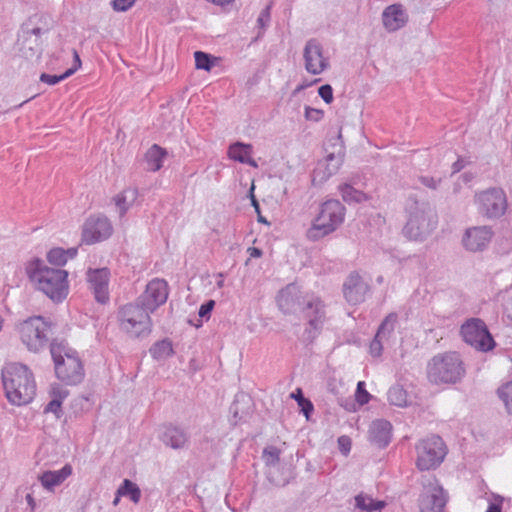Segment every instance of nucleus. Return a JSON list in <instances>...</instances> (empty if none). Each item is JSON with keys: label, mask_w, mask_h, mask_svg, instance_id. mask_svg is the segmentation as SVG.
I'll return each mask as SVG.
<instances>
[{"label": "nucleus", "mask_w": 512, "mask_h": 512, "mask_svg": "<svg viewBox=\"0 0 512 512\" xmlns=\"http://www.w3.org/2000/svg\"><path fill=\"white\" fill-rule=\"evenodd\" d=\"M25 273L32 286L54 302H62L69 294L68 271L47 266L38 257L25 264Z\"/></svg>", "instance_id": "f257e3e1"}, {"label": "nucleus", "mask_w": 512, "mask_h": 512, "mask_svg": "<svg viewBox=\"0 0 512 512\" xmlns=\"http://www.w3.org/2000/svg\"><path fill=\"white\" fill-rule=\"evenodd\" d=\"M2 381L8 401L16 406L30 403L36 395L32 371L25 365L9 363L2 370Z\"/></svg>", "instance_id": "f03ea898"}, {"label": "nucleus", "mask_w": 512, "mask_h": 512, "mask_svg": "<svg viewBox=\"0 0 512 512\" xmlns=\"http://www.w3.org/2000/svg\"><path fill=\"white\" fill-rule=\"evenodd\" d=\"M465 373L462 360L455 352L435 356L427 366L428 380L433 384H453Z\"/></svg>", "instance_id": "7ed1b4c3"}, {"label": "nucleus", "mask_w": 512, "mask_h": 512, "mask_svg": "<svg viewBox=\"0 0 512 512\" xmlns=\"http://www.w3.org/2000/svg\"><path fill=\"white\" fill-rule=\"evenodd\" d=\"M345 208L338 200L324 202L318 215L307 230L309 240H319L335 231L344 221Z\"/></svg>", "instance_id": "20e7f679"}, {"label": "nucleus", "mask_w": 512, "mask_h": 512, "mask_svg": "<svg viewBox=\"0 0 512 512\" xmlns=\"http://www.w3.org/2000/svg\"><path fill=\"white\" fill-rule=\"evenodd\" d=\"M51 354L59 380L68 385H75L82 381L83 365L76 352L66 350L61 345H52Z\"/></svg>", "instance_id": "39448f33"}, {"label": "nucleus", "mask_w": 512, "mask_h": 512, "mask_svg": "<svg viewBox=\"0 0 512 512\" xmlns=\"http://www.w3.org/2000/svg\"><path fill=\"white\" fill-rule=\"evenodd\" d=\"M417 452L416 466L420 471L436 469L444 461L448 449L438 435L421 439L415 446Z\"/></svg>", "instance_id": "423d86ee"}, {"label": "nucleus", "mask_w": 512, "mask_h": 512, "mask_svg": "<svg viewBox=\"0 0 512 512\" xmlns=\"http://www.w3.org/2000/svg\"><path fill=\"white\" fill-rule=\"evenodd\" d=\"M150 313L143 305H125L120 312L122 329L136 337L149 334L151 331Z\"/></svg>", "instance_id": "0eeeda50"}, {"label": "nucleus", "mask_w": 512, "mask_h": 512, "mask_svg": "<svg viewBox=\"0 0 512 512\" xmlns=\"http://www.w3.org/2000/svg\"><path fill=\"white\" fill-rule=\"evenodd\" d=\"M460 333L463 340L478 351L488 352L495 347V341L486 324L479 318L464 322Z\"/></svg>", "instance_id": "6e6552de"}, {"label": "nucleus", "mask_w": 512, "mask_h": 512, "mask_svg": "<svg viewBox=\"0 0 512 512\" xmlns=\"http://www.w3.org/2000/svg\"><path fill=\"white\" fill-rule=\"evenodd\" d=\"M50 325L42 317L35 316L24 321L19 328L23 343L29 350L38 351L48 340Z\"/></svg>", "instance_id": "1a4fd4ad"}, {"label": "nucleus", "mask_w": 512, "mask_h": 512, "mask_svg": "<svg viewBox=\"0 0 512 512\" xmlns=\"http://www.w3.org/2000/svg\"><path fill=\"white\" fill-rule=\"evenodd\" d=\"M477 211L488 218L502 216L507 209V199L502 189L492 188L475 196Z\"/></svg>", "instance_id": "9d476101"}, {"label": "nucleus", "mask_w": 512, "mask_h": 512, "mask_svg": "<svg viewBox=\"0 0 512 512\" xmlns=\"http://www.w3.org/2000/svg\"><path fill=\"white\" fill-rule=\"evenodd\" d=\"M423 490L419 497L420 512H443L447 495L435 477L422 482Z\"/></svg>", "instance_id": "9b49d317"}, {"label": "nucleus", "mask_w": 512, "mask_h": 512, "mask_svg": "<svg viewBox=\"0 0 512 512\" xmlns=\"http://www.w3.org/2000/svg\"><path fill=\"white\" fill-rule=\"evenodd\" d=\"M113 227L105 216H91L84 224L82 231V242L94 244L106 240L111 236Z\"/></svg>", "instance_id": "f8f14e48"}, {"label": "nucleus", "mask_w": 512, "mask_h": 512, "mask_svg": "<svg viewBox=\"0 0 512 512\" xmlns=\"http://www.w3.org/2000/svg\"><path fill=\"white\" fill-rule=\"evenodd\" d=\"M303 317L314 330H320L325 322L324 303L314 294H306L300 304Z\"/></svg>", "instance_id": "ddd939ff"}, {"label": "nucleus", "mask_w": 512, "mask_h": 512, "mask_svg": "<svg viewBox=\"0 0 512 512\" xmlns=\"http://www.w3.org/2000/svg\"><path fill=\"white\" fill-rule=\"evenodd\" d=\"M86 280L96 301L106 303L109 300L110 270L106 267L89 268L86 272Z\"/></svg>", "instance_id": "4468645a"}, {"label": "nucleus", "mask_w": 512, "mask_h": 512, "mask_svg": "<svg viewBox=\"0 0 512 512\" xmlns=\"http://www.w3.org/2000/svg\"><path fill=\"white\" fill-rule=\"evenodd\" d=\"M168 298V285L165 280H151L143 294V306L150 312L164 304Z\"/></svg>", "instance_id": "2eb2a0df"}, {"label": "nucleus", "mask_w": 512, "mask_h": 512, "mask_svg": "<svg viewBox=\"0 0 512 512\" xmlns=\"http://www.w3.org/2000/svg\"><path fill=\"white\" fill-rule=\"evenodd\" d=\"M306 70L314 75L322 73L329 65L328 58L323 54L321 45L316 40H310L304 49Z\"/></svg>", "instance_id": "dca6fc26"}, {"label": "nucleus", "mask_w": 512, "mask_h": 512, "mask_svg": "<svg viewBox=\"0 0 512 512\" xmlns=\"http://www.w3.org/2000/svg\"><path fill=\"white\" fill-rule=\"evenodd\" d=\"M493 232L486 226L473 227L466 230L463 237L464 247L472 252L483 250L491 241Z\"/></svg>", "instance_id": "f3484780"}, {"label": "nucleus", "mask_w": 512, "mask_h": 512, "mask_svg": "<svg viewBox=\"0 0 512 512\" xmlns=\"http://www.w3.org/2000/svg\"><path fill=\"white\" fill-rule=\"evenodd\" d=\"M392 425L385 418L374 420L368 431L369 441L378 448H385L391 441Z\"/></svg>", "instance_id": "a211bd4d"}, {"label": "nucleus", "mask_w": 512, "mask_h": 512, "mask_svg": "<svg viewBox=\"0 0 512 512\" xmlns=\"http://www.w3.org/2000/svg\"><path fill=\"white\" fill-rule=\"evenodd\" d=\"M408 15L400 4H392L386 7L382 13L384 28L389 32H395L406 25Z\"/></svg>", "instance_id": "6ab92c4d"}, {"label": "nucleus", "mask_w": 512, "mask_h": 512, "mask_svg": "<svg viewBox=\"0 0 512 512\" xmlns=\"http://www.w3.org/2000/svg\"><path fill=\"white\" fill-rule=\"evenodd\" d=\"M435 221L427 220L424 216H415L409 219L404 227V234L411 240H418L434 229Z\"/></svg>", "instance_id": "aec40b11"}, {"label": "nucleus", "mask_w": 512, "mask_h": 512, "mask_svg": "<svg viewBox=\"0 0 512 512\" xmlns=\"http://www.w3.org/2000/svg\"><path fill=\"white\" fill-rule=\"evenodd\" d=\"M367 286L363 283L361 276L357 273L349 275L344 283V296L352 304H357L364 299Z\"/></svg>", "instance_id": "412c9836"}, {"label": "nucleus", "mask_w": 512, "mask_h": 512, "mask_svg": "<svg viewBox=\"0 0 512 512\" xmlns=\"http://www.w3.org/2000/svg\"><path fill=\"white\" fill-rule=\"evenodd\" d=\"M72 471V466L66 464L57 471H44L38 476V479L46 490L53 491L56 486L61 485L72 474Z\"/></svg>", "instance_id": "4be33fe9"}, {"label": "nucleus", "mask_w": 512, "mask_h": 512, "mask_svg": "<svg viewBox=\"0 0 512 512\" xmlns=\"http://www.w3.org/2000/svg\"><path fill=\"white\" fill-rule=\"evenodd\" d=\"M253 147L251 144L236 142L229 146L228 156L234 161L257 167L256 161L252 157Z\"/></svg>", "instance_id": "5701e85b"}, {"label": "nucleus", "mask_w": 512, "mask_h": 512, "mask_svg": "<svg viewBox=\"0 0 512 512\" xmlns=\"http://www.w3.org/2000/svg\"><path fill=\"white\" fill-rule=\"evenodd\" d=\"M78 249L75 247L63 249L61 247H55L50 249L46 254L47 261L57 267H63L69 260L76 257Z\"/></svg>", "instance_id": "b1692460"}, {"label": "nucleus", "mask_w": 512, "mask_h": 512, "mask_svg": "<svg viewBox=\"0 0 512 512\" xmlns=\"http://www.w3.org/2000/svg\"><path fill=\"white\" fill-rule=\"evenodd\" d=\"M166 149L157 144H153L145 153L144 159L147 170L156 172L163 167V161L167 157Z\"/></svg>", "instance_id": "393cba45"}, {"label": "nucleus", "mask_w": 512, "mask_h": 512, "mask_svg": "<svg viewBox=\"0 0 512 512\" xmlns=\"http://www.w3.org/2000/svg\"><path fill=\"white\" fill-rule=\"evenodd\" d=\"M138 197V191L133 188H127L116 194L112 201L118 209L120 216H124L130 207L135 203Z\"/></svg>", "instance_id": "a878e982"}, {"label": "nucleus", "mask_w": 512, "mask_h": 512, "mask_svg": "<svg viewBox=\"0 0 512 512\" xmlns=\"http://www.w3.org/2000/svg\"><path fill=\"white\" fill-rule=\"evenodd\" d=\"M161 439L166 445L178 449L182 448L186 443L187 435L179 427L166 426L161 435Z\"/></svg>", "instance_id": "bb28decb"}, {"label": "nucleus", "mask_w": 512, "mask_h": 512, "mask_svg": "<svg viewBox=\"0 0 512 512\" xmlns=\"http://www.w3.org/2000/svg\"><path fill=\"white\" fill-rule=\"evenodd\" d=\"M73 58H74V60H73L72 67L69 68L68 70H66L63 74H61V75H50V74H47V73H42L40 75V81L44 82V83H46L48 85H56L60 81H63L65 79H67L68 77H70L71 75H73L82 66V61L80 59V56H79L77 50H75V49H73Z\"/></svg>", "instance_id": "cd10ccee"}, {"label": "nucleus", "mask_w": 512, "mask_h": 512, "mask_svg": "<svg viewBox=\"0 0 512 512\" xmlns=\"http://www.w3.org/2000/svg\"><path fill=\"white\" fill-rule=\"evenodd\" d=\"M50 401L46 405L44 412L58 414L61 411L62 401L67 397L68 391L60 387L59 385H54L51 387L49 392Z\"/></svg>", "instance_id": "c85d7f7f"}, {"label": "nucleus", "mask_w": 512, "mask_h": 512, "mask_svg": "<svg viewBox=\"0 0 512 512\" xmlns=\"http://www.w3.org/2000/svg\"><path fill=\"white\" fill-rule=\"evenodd\" d=\"M117 496L128 497L133 503L137 504L141 499V490L133 481L124 479L117 489Z\"/></svg>", "instance_id": "c756f323"}, {"label": "nucleus", "mask_w": 512, "mask_h": 512, "mask_svg": "<svg viewBox=\"0 0 512 512\" xmlns=\"http://www.w3.org/2000/svg\"><path fill=\"white\" fill-rule=\"evenodd\" d=\"M383 501H375L371 497L360 493L355 496V508L365 512H373L384 507Z\"/></svg>", "instance_id": "7c9ffc66"}, {"label": "nucleus", "mask_w": 512, "mask_h": 512, "mask_svg": "<svg viewBox=\"0 0 512 512\" xmlns=\"http://www.w3.org/2000/svg\"><path fill=\"white\" fill-rule=\"evenodd\" d=\"M297 292L298 290L295 285L287 286L279 293L277 297L278 306L285 312L289 311L292 303L294 302V299L297 296Z\"/></svg>", "instance_id": "2f4dec72"}, {"label": "nucleus", "mask_w": 512, "mask_h": 512, "mask_svg": "<svg viewBox=\"0 0 512 512\" xmlns=\"http://www.w3.org/2000/svg\"><path fill=\"white\" fill-rule=\"evenodd\" d=\"M388 401L392 405L404 407L408 404L407 392L400 386H394L388 391Z\"/></svg>", "instance_id": "473e14b6"}, {"label": "nucleus", "mask_w": 512, "mask_h": 512, "mask_svg": "<svg viewBox=\"0 0 512 512\" xmlns=\"http://www.w3.org/2000/svg\"><path fill=\"white\" fill-rule=\"evenodd\" d=\"M281 450L276 446L269 445L263 449L262 459L266 466L274 467L280 461Z\"/></svg>", "instance_id": "72a5a7b5"}, {"label": "nucleus", "mask_w": 512, "mask_h": 512, "mask_svg": "<svg viewBox=\"0 0 512 512\" xmlns=\"http://www.w3.org/2000/svg\"><path fill=\"white\" fill-rule=\"evenodd\" d=\"M341 194L345 201L347 202H362L366 199V196L364 193L355 190L350 185H344L341 188Z\"/></svg>", "instance_id": "f704fd0d"}, {"label": "nucleus", "mask_w": 512, "mask_h": 512, "mask_svg": "<svg viewBox=\"0 0 512 512\" xmlns=\"http://www.w3.org/2000/svg\"><path fill=\"white\" fill-rule=\"evenodd\" d=\"M172 353V344L166 340L156 343L151 349V354L154 358H164L170 356Z\"/></svg>", "instance_id": "c9c22d12"}, {"label": "nucleus", "mask_w": 512, "mask_h": 512, "mask_svg": "<svg viewBox=\"0 0 512 512\" xmlns=\"http://www.w3.org/2000/svg\"><path fill=\"white\" fill-rule=\"evenodd\" d=\"M498 396L505 404L509 413H512V380L498 389Z\"/></svg>", "instance_id": "e433bc0d"}, {"label": "nucleus", "mask_w": 512, "mask_h": 512, "mask_svg": "<svg viewBox=\"0 0 512 512\" xmlns=\"http://www.w3.org/2000/svg\"><path fill=\"white\" fill-rule=\"evenodd\" d=\"M194 58H195V66L197 69H203L206 71L211 70L213 63H212V60H211L209 54L204 53L202 51H196L194 53Z\"/></svg>", "instance_id": "4c0bfd02"}, {"label": "nucleus", "mask_w": 512, "mask_h": 512, "mask_svg": "<svg viewBox=\"0 0 512 512\" xmlns=\"http://www.w3.org/2000/svg\"><path fill=\"white\" fill-rule=\"evenodd\" d=\"M397 322V315L395 313H390L382 324L380 325L378 331H377V337H382L387 333H390L394 330V327Z\"/></svg>", "instance_id": "58836bf2"}, {"label": "nucleus", "mask_w": 512, "mask_h": 512, "mask_svg": "<svg viewBox=\"0 0 512 512\" xmlns=\"http://www.w3.org/2000/svg\"><path fill=\"white\" fill-rule=\"evenodd\" d=\"M371 399V394L366 389V383L364 381H359L357 383L356 391H355V400L359 405L367 404Z\"/></svg>", "instance_id": "ea45409f"}, {"label": "nucleus", "mask_w": 512, "mask_h": 512, "mask_svg": "<svg viewBox=\"0 0 512 512\" xmlns=\"http://www.w3.org/2000/svg\"><path fill=\"white\" fill-rule=\"evenodd\" d=\"M338 447L340 452L347 456L351 451L352 441L349 436L342 435L338 438Z\"/></svg>", "instance_id": "a19ab883"}, {"label": "nucleus", "mask_w": 512, "mask_h": 512, "mask_svg": "<svg viewBox=\"0 0 512 512\" xmlns=\"http://www.w3.org/2000/svg\"><path fill=\"white\" fill-rule=\"evenodd\" d=\"M135 0H112V7L115 11L124 12L130 9Z\"/></svg>", "instance_id": "79ce46f5"}, {"label": "nucleus", "mask_w": 512, "mask_h": 512, "mask_svg": "<svg viewBox=\"0 0 512 512\" xmlns=\"http://www.w3.org/2000/svg\"><path fill=\"white\" fill-rule=\"evenodd\" d=\"M323 111L320 109H315L311 107L305 108V118L309 121H319L323 118Z\"/></svg>", "instance_id": "37998d69"}, {"label": "nucleus", "mask_w": 512, "mask_h": 512, "mask_svg": "<svg viewBox=\"0 0 512 512\" xmlns=\"http://www.w3.org/2000/svg\"><path fill=\"white\" fill-rule=\"evenodd\" d=\"M318 93L327 104H330L333 101V89L330 85H322L319 88Z\"/></svg>", "instance_id": "c03bdc74"}, {"label": "nucleus", "mask_w": 512, "mask_h": 512, "mask_svg": "<svg viewBox=\"0 0 512 512\" xmlns=\"http://www.w3.org/2000/svg\"><path fill=\"white\" fill-rule=\"evenodd\" d=\"M297 404L300 408V411L305 416H309L314 410L312 402L309 399H306L305 397L303 399L299 400V402Z\"/></svg>", "instance_id": "a18cd8bd"}, {"label": "nucleus", "mask_w": 512, "mask_h": 512, "mask_svg": "<svg viewBox=\"0 0 512 512\" xmlns=\"http://www.w3.org/2000/svg\"><path fill=\"white\" fill-rule=\"evenodd\" d=\"M379 338L380 337H377V335H376L375 338L370 343V347H369L370 353L374 357H379L382 352V345H381Z\"/></svg>", "instance_id": "49530a36"}, {"label": "nucleus", "mask_w": 512, "mask_h": 512, "mask_svg": "<svg viewBox=\"0 0 512 512\" xmlns=\"http://www.w3.org/2000/svg\"><path fill=\"white\" fill-rule=\"evenodd\" d=\"M215 302L213 300H209L208 302L202 304L199 308V316L205 317L210 314L212 309L214 308Z\"/></svg>", "instance_id": "de8ad7c7"}, {"label": "nucleus", "mask_w": 512, "mask_h": 512, "mask_svg": "<svg viewBox=\"0 0 512 512\" xmlns=\"http://www.w3.org/2000/svg\"><path fill=\"white\" fill-rule=\"evenodd\" d=\"M496 502H491L486 510V512H501L502 511V502L503 498L501 496L495 497Z\"/></svg>", "instance_id": "09e8293b"}, {"label": "nucleus", "mask_w": 512, "mask_h": 512, "mask_svg": "<svg viewBox=\"0 0 512 512\" xmlns=\"http://www.w3.org/2000/svg\"><path fill=\"white\" fill-rule=\"evenodd\" d=\"M419 180L424 186L430 189H436V187L439 184V180H436L435 178L429 176H422L419 178Z\"/></svg>", "instance_id": "8fccbe9b"}, {"label": "nucleus", "mask_w": 512, "mask_h": 512, "mask_svg": "<svg viewBox=\"0 0 512 512\" xmlns=\"http://www.w3.org/2000/svg\"><path fill=\"white\" fill-rule=\"evenodd\" d=\"M250 258H259L262 256V251L256 247H249L247 250Z\"/></svg>", "instance_id": "3c124183"}, {"label": "nucleus", "mask_w": 512, "mask_h": 512, "mask_svg": "<svg viewBox=\"0 0 512 512\" xmlns=\"http://www.w3.org/2000/svg\"><path fill=\"white\" fill-rule=\"evenodd\" d=\"M290 397L295 399L297 401V403H298L299 400L304 398L302 389L301 388H297L294 392L291 393Z\"/></svg>", "instance_id": "603ef678"}, {"label": "nucleus", "mask_w": 512, "mask_h": 512, "mask_svg": "<svg viewBox=\"0 0 512 512\" xmlns=\"http://www.w3.org/2000/svg\"><path fill=\"white\" fill-rule=\"evenodd\" d=\"M453 167H454V171H459L460 169H462L464 167L463 160L459 159L457 162L454 163Z\"/></svg>", "instance_id": "864d4df0"}, {"label": "nucleus", "mask_w": 512, "mask_h": 512, "mask_svg": "<svg viewBox=\"0 0 512 512\" xmlns=\"http://www.w3.org/2000/svg\"><path fill=\"white\" fill-rule=\"evenodd\" d=\"M26 500H27L28 505L31 506L32 508H34L35 501H34V498L30 494H27Z\"/></svg>", "instance_id": "5fc2aeb1"}, {"label": "nucleus", "mask_w": 512, "mask_h": 512, "mask_svg": "<svg viewBox=\"0 0 512 512\" xmlns=\"http://www.w3.org/2000/svg\"><path fill=\"white\" fill-rule=\"evenodd\" d=\"M120 497H121V496H117V495H116V497H115V498H114V500H113V505H117V504L119 503Z\"/></svg>", "instance_id": "6e6d98bb"}, {"label": "nucleus", "mask_w": 512, "mask_h": 512, "mask_svg": "<svg viewBox=\"0 0 512 512\" xmlns=\"http://www.w3.org/2000/svg\"><path fill=\"white\" fill-rule=\"evenodd\" d=\"M217 286H218L219 288H222V287L224 286V280H223V279L219 280V281L217 282Z\"/></svg>", "instance_id": "4d7b16f0"}, {"label": "nucleus", "mask_w": 512, "mask_h": 512, "mask_svg": "<svg viewBox=\"0 0 512 512\" xmlns=\"http://www.w3.org/2000/svg\"><path fill=\"white\" fill-rule=\"evenodd\" d=\"M252 202H253V205L255 206V208L258 209V203L254 197H252Z\"/></svg>", "instance_id": "13d9d810"}, {"label": "nucleus", "mask_w": 512, "mask_h": 512, "mask_svg": "<svg viewBox=\"0 0 512 512\" xmlns=\"http://www.w3.org/2000/svg\"><path fill=\"white\" fill-rule=\"evenodd\" d=\"M509 316L512 318V312L510 311Z\"/></svg>", "instance_id": "bf43d9fd"}]
</instances>
